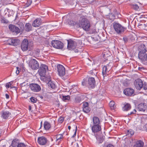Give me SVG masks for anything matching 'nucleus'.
Returning <instances> with one entry per match:
<instances>
[{"label":"nucleus","mask_w":147,"mask_h":147,"mask_svg":"<svg viewBox=\"0 0 147 147\" xmlns=\"http://www.w3.org/2000/svg\"><path fill=\"white\" fill-rule=\"evenodd\" d=\"M79 26L86 31L90 30L91 25L89 20L85 18H82L80 20L79 23Z\"/></svg>","instance_id":"obj_1"},{"label":"nucleus","mask_w":147,"mask_h":147,"mask_svg":"<svg viewBox=\"0 0 147 147\" xmlns=\"http://www.w3.org/2000/svg\"><path fill=\"white\" fill-rule=\"evenodd\" d=\"M33 43L27 39H24L22 41L21 45V49L23 51L27 50L30 51L31 47L32 46Z\"/></svg>","instance_id":"obj_2"},{"label":"nucleus","mask_w":147,"mask_h":147,"mask_svg":"<svg viewBox=\"0 0 147 147\" xmlns=\"http://www.w3.org/2000/svg\"><path fill=\"white\" fill-rule=\"evenodd\" d=\"M113 27L116 32L118 34L123 33L125 30L123 26L119 23L117 22H114L113 23Z\"/></svg>","instance_id":"obj_3"},{"label":"nucleus","mask_w":147,"mask_h":147,"mask_svg":"<svg viewBox=\"0 0 147 147\" xmlns=\"http://www.w3.org/2000/svg\"><path fill=\"white\" fill-rule=\"evenodd\" d=\"M140 47L141 49L138 53V57L139 59L142 62H144V59L146 58H145V53L146 52V50L145 46L144 45H142Z\"/></svg>","instance_id":"obj_4"},{"label":"nucleus","mask_w":147,"mask_h":147,"mask_svg":"<svg viewBox=\"0 0 147 147\" xmlns=\"http://www.w3.org/2000/svg\"><path fill=\"white\" fill-rule=\"evenodd\" d=\"M113 66L112 62H109L108 64L102 67V74L103 77L107 76L109 72Z\"/></svg>","instance_id":"obj_5"},{"label":"nucleus","mask_w":147,"mask_h":147,"mask_svg":"<svg viewBox=\"0 0 147 147\" xmlns=\"http://www.w3.org/2000/svg\"><path fill=\"white\" fill-rule=\"evenodd\" d=\"M51 44L53 47L57 49H61L63 47V43L58 40H53L51 42Z\"/></svg>","instance_id":"obj_6"},{"label":"nucleus","mask_w":147,"mask_h":147,"mask_svg":"<svg viewBox=\"0 0 147 147\" xmlns=\"http://www.w3.org/2000/svg\"><path fill=\"white\" fill-rule=\"evenodd\" d=\"M146 105H144V104H139L138 106V108L137 109V110L134 109V111L130 113L129 115H131L132 114L135 113L137 111L141 112H144L146 109Z\"/></svg>","instance_id":"obj_7"},{"label":"nucleus","mask_w":147,"mask_h":147,"mask_svg":"<svg viewBox=\"0 0 147 147\" xmlns=\"http://www.w3.org/2000/svg\"><path fill=\"white\" fill-rule=\"evenodd\" d=\"M48 69V67L45 64L40 65V67L38 69V72L41 76H44L45 74L46 70Z\"/></svg>","instance_id":"obj_8"},{"label":"nucleus","mask_w":147,"mask_h":147,"mask_svg":"<svg viewBox=\"0 0 147 147\" xmlns=\"http://www.w3.org/2000/svg\"><path fill=\"white\" fill-rule=\"evenodd\" d=\"M57 71L59 75L60 76H63L65 74V70L64 67L61 65H57Z\"/></svg>","instance_id":"obj_9"},{"label":"nucleus","mask_w":147,"mask_h":147,"mask_svg":"<svg viewBox=\"0 0 147 147\" xmlns=\"http://www.w3.org/2000/svg\"><path fill=\"white\" fill-rule=\"evenodd\" d=\"M30 67L33 69H36L39 67V64L35 59H32L29 64Z\"/></svg>","instance_id":"obj_10"},{"label":"nucleus","mask_w":147,"mask_h":147,"mask_svg":"<svg viewBox=\"0 0 147 147\" xmlns=\"http://www.w3.org/2000/svg\"><path fill=\"white\" fill-rule=\"evenodd\" d=\"M134 84L136 88L138 90H140L143 86L142 81L140 79L136 80L134 82Z\"/></svg>","instance_id":"obj_11"},{"label":"nucleus","mask_w":147,"mask_h":147,"mask_svg":"<svg viewBox=\"0 0 147 147\" xmlns=\"http://www.w3.org/2000/svg\"><path fill=\"white\" fill-rule=\"evenodd\" d=\"M30 87L31 90L34 92H38L41 90L40 86L36 84L32 83L30 84Z\"/></svg>","instance_id":"obj_12"},{"label":"nucleus","mask_w":147,"mask_h":147,"mask_svg":"<svg viewBox=\"0 0 147 147\" xmlns=\"http://www.w3.org/2000/svg\"><path fill=\"white\" fill-rule=\"evenodd\" d=\"M20 43V40L18 39H9L7 41L8 45H13L14 46H17Z\"/></svg>","instance_id":"obj_13"},{"label":"nucleus","mask_w":147,"mask_h":147,"mask_svg":"<svg viewBox=\"0 0 147 147\" xmlns=\"http://www.w3.org/2000/svg\"><path fill=\"white\" fill-rule=\"evenodd\" d=\"M88 82V86L89 88H93L95 86V81L94 78H89Z\"/></svg>","instance_id":"obj_14"},{"label":"nucleus","mask_w":147,"mask_h":147,"mask_svg":"<svg viewBox=\"0 0 147 147\" xmlns=\"http://www.w3.org/2000/svg\"><path fill=\"white\" fill-rule=\"evenodd\" d=\"M11 113L9 111H3L1 113V117L4 119H7L9 117H10Z\"/></svg>","instance_id":"obj_15"},{"label":"nucleus","mask_w":147,"mask_h":147,"mask_svg":"<svg viewBox=\"0 0 147 147\" xmlns=\"http://www.w3.org/2000/svg\"><path fill=\"white\" fill-rule=\"evenodd\" d=\"M9 30L13 32H15L16 34L19 33L20 32V29L17 27L12 24L9 26Z\"/></svg>","instance_id":"obj_16"},{"label":"nucleus","mask_w":147,"mask_h":147,"mask_svg":"<svg viewBox=\"0 0 147 147\" xmlns=\"http://www.w3.org/2000/svg\"><path fill=\"white\" fill-rule=\"evenodd\" d=\"M47 140L46 138L44 136H41L38 138V143L41 145H44L47 142Z\"/></svg>","instance_id":"obj_17"},{"label":"nucleus","mask_w":147,"mask_h":147,"mask_svg":"<svg viewBox=\"0 0 147 147\" xmlns=\"http://www.w3.org/2000/svg\"><path fill=\"white\" fill-rule=\"evenodd\" d=\"M91 128L92 131L94 133L98 132L101 130V127L99 125H93Z\"/></svg>","instance_id":"obj_18"},{"label":"nucleus","mask_w":147,"mask_h":147,"mask_svg":"<svg viewBox=\"0 0 147 147\" xmlns=\"http://www.w3.org/2000/svg\"><path fill=\"white\" fill-rule=\"evenodd\" d=\"M123 92L126 95L131 96L134 93V91L132 89L127 88L124 90Z\"/></svg>","instance_id":"obj_19"},{"label":"nucleus","mask_w":147,"mask_h":147,"mask_svg":"<svg viewBox=\"0 0 147 147\" xmlns=\"http://www.w3.org/2000/svg\"><path fill=\"white\" fill-rule=\"evenodd\" d=\"M67 48L69 50H73L74 49V41L72 39L67 40Z\"/></svg>","instance_id":"obj_20"},{"label":"nucleus","mask_w":147,"mask_h":147,"mask_svg":"<svg viewBox=\"0 0 147 147\" xmlns=\"http://www.w3.org/2000/svg\"><path fill=\"white\" fill-rule=\"evenodd\" d=\"M19 143V141L18 139H14L12 141L10 147H18V144Z\"/></svg>","instance_id":"obj_21"},{"label":"nucleus","mask_w":147,"mask_h":147,"mask_svg":"<svg viewBox=\"0 0 147 147\" xmlns=\"http://www.w3.org/2000/svg\"><path fill=\"white\" fill-rule=\"evenodd\" d=\"M75 40L74 41V46L77 48H79L82 46V42L80 40Z\"/></svg>","instance_id":"obj_22"},{"label":"nucleus","mask_w":147,"mask_h":147,"mask_svg":"<svg viewBox=\"0 0 147 147\" xmlns=\"http://www.w3.org/2000/svg\"><path fill=\"white\" fill-rule=\"evenodd\" d=\"M41 24L40 19L39 18H37L32 23V26H33L37 27L39 26Z\"/></svg>","instance_id":"obj_23"},{"label":"nucleus","mask_w":147,"mask_h":147,"mask_svg":"<svg viewBox=\"0 0 147 147\" xmlns=\"http://www.w3.org/2000/svg\"><path fill=\"white\" fill-rule=\"evenodd\" d=\"M144 144V142L142 141H137L133 147H142Z\"/></svg>","instance_id":"obj_24"},{"label":"nucleus","mask_w":147,"mask_h":147,"mask_svg":"<svg viewBox=\"0 0 147 147\" xmlns=\"http://www.w3.org/2000/svg\"><path fill=\"white\" fill-rule=\"evenodd\" d=\"M94 125H99L100 121L98 118L94 117L93 118Z\"/></svg>","instance_id":"obj_25"},{"label":"nucleus","mask_w":147,"mask_h":147,"mask_svg":"<svg viewBox=\"0 0 147 147\" xmlns=\"http://www.w3.org/2000/svg\"><path fill=\"white\" fill-rule=\"evenodd\" d=\"M60 96L62 99L64 101H66L70 99V96L69 95L66 96L65 94H62L60 95Z\"/></svg>","instance_id":"obj_26"},{"label":"nucleus","mask_w":147,"mask_h":147,"mask_svg":"<svg viewBox=\"0 0 147 147\" xmlns=\"http://www.w3.org/2000/svg\"><path fill=\"white\" fill-rule=\"evenodd\" d=\"M32 27L30 24L26 23L24 27L25 30L27 32H29L32 30Z\"/></svg>","instance_id":"obj_27"},{"label":"nucleus","mask_w":147,"mask_h":147,"mask_svg":"<svg viewBox=\"0 0 147 147\" xmlns=\"http://www.w3.org/2000/svg\"><path fill=\"white\" fill-rule=\"evenodd\" d=\"M44 127L46 130L49 129L51 127V125L50 123L47 121H45L44 123Z\"/></svg>","instance_id":"obj_28"},{"label":"nucleus","mask_w":147,"mask_h":147,"mask_svg":"<svg viewBox=\"0 0 147 147\" xmlns=\"http://www.w3.org/2000/svg\"><path fill=\"white\" fill-rule=\"evenodd\" d=\"M131 108L130 105L128 103H126L125 105L123 108V110L124 111H127L129 110Z\"/></svg>","instance_id":"obj_29"},{"label":"nucleus","mask_w":147,"mask_h":147,"mask_svg":"<svg viewBox=\"0 0 147 147\" xmlns=\"http://www.w3.org/2000/svg\"><path fill=\"white\" fill-rule=\"evenodd\" d=\"M126 132L127 135H129V136L133 135L134 133V131L131 129L127 130Z\"/></svg>","instance_id":"obj_30"},{"label":"nucleus","mask_w":147,"mask_h":147,"mask_svg":"<svg viewBox=\"0 0 147 147\" xmlns=\"http://www.w3.org/2000/svg\"><path fill=\"white\" fill-rule=\"evenodd\" d=\"M110 107L111 109H115L116 107L115 103L113 101H111L109 104Z\"/></svg>","instance_id":"obj_31"},{"label":"nucleus","mask_w":147,"mask_h":147,"mask_svg":"<svg viewBox=\"0 0 147 147\" xmlns=\"http://www.w3.org/2000/svg\"><path fill=\"white\" fill-rule=\"evenodd\" d=\"M48 86L53 89H54L56 88L55 84L52 82L49 81L48 83Z\"/></svg>","instance_id":"obj_32"},{"label":"nucleus","mask_w":147,"mask_h":147,"mask_svg":"<svg viewBox=\"0 0 147 147\" xmlns=\"http://www.w3.org/2000/svg\"><path fill=\"white\" fill-rule=\"evenodd\" d=\"M81 99L80 95L76 97L75 98V100L74 102L76 103H80L81 101Z\"/></svg>","instance_id":"obj_33"},{"label":"nucleus","mask_w":147,"mask_h":147,"mask_svg":"<svg viewBox=\"0 0 147 147\" xmlns=\"http://www.w3.org/2000/svg\"><path fill=\"white\" fill-rule=\"evenodd\" d=\"M63 136L62 134H59L57 135L56 137V140L59 142L61 141V139L63 138Z\"/></svg>","instance_id":"obj_34"},{"label":"nucleus","mask_w":147,"mask_h":147,"mask_svg":"<svg viewBox=\"0 0 147 147\" xmlns=\"http://www.w3.org/2000/svg\"><path fill=\"white\" fill-rule=\"evenodd\" d=\"M83 111L84 112L86 113H88L90 112V108L89 107H87L83 108Z\"/></svg>","instance_id":"obj_35"},{"label":"nucleus","mask_w":147,"mask_h":147,"mask_svg":"<svg viewBox=\"0 0 147 147\" xmlns=\"http://www.w3.org/2000/svg\"><path fill=\"white\" fill-rule=\"evenodd\" d=\"M80 114L79 112L74 113V117H76V118L74 119V120L77 119H79V117L80 116Z\"/></svg>","instance_id":"obj_36"},{"label":"nucleus","mask_w":147,"mask_h":147,"mask_svg":"<svg viewBox=\"0 0 147 147\" xmlns=\"http://www.w3.org/2000/svg\"><path fill=\"white\" fill-rule=\"evenodd\" d=\"M1 21L2 23H3L7 24L9 22L8 20L4 18H2Z\"/></svg>","instance_id":"obj_37"},{"label":"nucleus","mask_w":147,"mask_h":147,"mask_svg":"<svg viewBox=\"0 0 147 147\" xmlns=\"http://www.w3.org/2000/svg\"><path fill=\"white\" fill-rule=\"evenodd\" d=\"M30 100L32 102L36 103L37 101V99L33 97H32L30 98Z\"/></svg>","instance_id":"obj_38"},{"label":"nucleus","mask_w":147,"mask_h":147,"mask_svg":"<svg viewBox=\"0 0 147 147\" xmlns=\"http://www.w3.org/2000/svg\"><path fill=\"white\" fill-rule=\"evenodd\" d=\"M64 121V118L62 117H60L58 119L59 123H61Z\"/></svg>","instance_id":"obj_39"},{"label":"nucleus","mask_w":147,"mask_h":147,"mask_svg":"<svg viewBox=\"0 0 147 147\" xmlns=\"http://www.w3.org/2000/svg\"><path fill=\"white\" fill-rule=\"evenodd\" d=\"M18 147H26V145L24 143L20 142L18 144Z\"/></svg>","instance_id":"obj_40"},{"label":"nucleus","mask_w":147,"mask_h":147,"mask_svg":"<svg viewBox=\"0 0 147 147\" xmlns=\"http://www.w3.org/2000/svg\"><path fill=\"white\" fill-rule=\"evenodd\" d=\"M75 145V147H80L79 145L80 146H81V143L80 141H78L74 144Z\"/></svg>","instance_id":"obj_41"},{"label":"nucleus","mask_w":147,"mask_h":147,"mask_svg":"<svg viewBox=\"0 0 147 147\" xmlns=\"http://www.w3.org/2000/svg\"><path fill=\"white\" fill-rule=\"evenodd\" d=\"M18 25H19V26L20 27V28L21 29L24 28V25L21 22H18Z\"/></svg>","instance_id":"obj_42"},{"label":"nucleus","mask_w":147,"mask_h":147,"mask_svg":"<svg viewBox=\"0 0 147 147\" xmlns=\"http://www.w3.org/2000/svg\"><path fill=\"white\" fill-rule=\"evenodd\" d=\"M89 73H90V74H91L93 75H94L95 76H96L97 74V72H96L95 71V70H93V71H90L89 72Z\"/></svg>","instance_id":"obj_43"},{"label":"nucleus","mask_w":147,"mask_h":147,"mask_svg":"<svg viewBox=\"0 0 147 147\" xmlns=\"http://www.w3.org/2000/svg\"><path fill=\"white\" fill-rule=\"evenodd\" d=\"M27 84L25 82H23L22 84H21L20 85H21L22 89V88H23L24 87L27 86Z\"/></svg>","instance_id":"obj_44"},{"label":"nucleus","mask_w":147,"mask_h":147,"mask_svg":"<svg viewBox=\"0 0 147 147\" xmlns=\"http://www.w3.org/2000/svg\"><path fill=\"white\" fill-rule=\"evenodd\" d=\"M133 8L136 10H137L139 8V7L138 5H133L132 7Z\"/></svg>","instance_id":"obj_45"},{"label":"nucleus","mask_w":147,"mask_h":147,"mask_svg":"<svg viewBox=\"0 0 147 147\" xmlns=\"http://www.w3.org/2000/svg\"><path fill=\"white\" fill-rule=\"evenodd\" d=\"M88 104L87 102H84L83 103V108L88 107Z\"/></svg>","instance_id":"obj_46"},{"label":"nucleus","mask_w":147,"mask_h":147,"mask_svg":"<svg viewBox=\"0 0 147 147\" xmlns=\"http://www.w3.org/2000/svg\"><path fill=\"white\" fill-rule=\"evenodd\" d=\"M17 70L16 71V73L17 75H18L20 73V68L16 67Z\"/></svg>","instance_id":"obj_47"},{"label":"nucleus","mask_w":147,"mask_h":147,"mask_svg":"<svg viewBox=\"0 0 147 147\" xmlns=\"http://www.w3.org/2000/svg\"><path fill=\"white\" fill-rule=\"evenodd\" d=\"M31 1L30 0L27 1V3H26V5L27 7L29 6L31 3Z\"/></svg>","instance_id":"obj_48"},{"label":"nucleus","mask_w":147,"mask_h":147,"mask_svg":"<svg viewBox=\"0 0 147 147\" xmlns=\"http://www.w3.org/2000/svg\"><path fill=\"white\" fill-rule=\"evenodd\" d=\"M11 84L10 82H8L6 84V87L7 88H9L11 87Z\"/></svg>","instance_id":"obj_49"},{"label":"nucleus","mask_w":147,"mask_h":147,"mask_svg":"<svg viewBox=\"0 0 147 147\" xmlns=\"http://www.w3.org/2000/svg\"><path fill=\"white\" fill-rule=\"evenodd\" d=\"M68 24L69 25H74V21L73 20H69Z\"/></svg>","instance_id":"obj_50"},{"label":"nucleus","mask_w":147,"mask_h":147,"mask_svg":"<svg viewBox=\"0 0 147 147\" xmlns=\"http://www.w3.org/2000/svg\"><path fill=\"white\" fill-rule=\"evenodd\" d=\"M75 89H76V91H78V89L77 84L76 85V86L74 85V90Z\"/></svg>","instance_id":"obj_51"},{"label":"nucleus","mask_w":147,"mask_h":147,"mask_svg":"<svg viewBox=\"0 0 147 147\" xmlns=\"http://www.w3.org/2000/svg\"><path fill=\"white\" fill-rule=\"evenodd\" d=\"M144 90H146L147 89V85L144 84L143 87Z\"/></svg>","instance_id":"obj_52"},{"label":"nucleus","mask_w":147,"mask_h":147,"mask_svg":"<svg viewBox=\"0 0 147 147\" xmlns=\"http://www.w3.org/2000/svg\"><path fill=\"white\" fill-rule=\"evenodd\" d=\"M123 40H124L125 42H126L127 41V38H123Z\"/></svg>","instance_id":"obj_53"},{"label":"nucleus","mask_w":147,"mask_h":147,"mask_svg":"<svg viewBox=\"0 0 147 147\" xmlns=\"http://www.w3.org/2000/svg\"><path fill=\"white\" fill-rule=\"evenodd\" d=\"M77 126H76V129L75 130V133L74 134V136L75 135H76V132H77Z\"/></svg>","instance_id":"obj_54"},{"label":"nucleus","mask_w":147,"mask_h":147,"mask_svg":"<svg viewBox=\"0 0 147 147\" xmlns=\"http://www.w3.org/2000/svg\"><path fill=\"white\" fill-rule=\"evenodd\" d=\"M5 97L7 99H8L9 98V95L7 94H5Z\"/></svg>","instance_id":"obj_55"},{"label":"nucleus","mask_w":147,"mask_h":147,"mask_svg":"<svg viewBox=\"0 0 147 147\" xmlns=\"http://www.w3.org/2000/svg\"><path fill=\"white\" fill-rule=\"evenodd\" d=\"M107 147H114V146L111 144H109L107 146Z\"/></svg>","instance_id":"obj_56"},{"label":"nucleus","mask_w":147,"mask_h":147,"mask_svg":"<svg viewBox=\"0 0 147 147\" xmlns=\"http://www.w3.org/2000/svg\"><path fill=\"white\" fill-rule=\"evenodd\" d=\"M145 58H146L144 59V61H147V54H145Z\"/></svg>","instance_id":"obj_57"},{"label":"nucleus","mask_w":147,"mask_h":147,"mask_svg":"<svg viewBox=\"0 0 147 147\" xmlns=\"http://www.w3.org/2000/svg\"><path fill=\"white\" fill-rule=\"evenodd\" d=\"M82 84L83 86H84L85 84V81H84L82 82Z\"/></svg>","instance_id":"obj_58"},{"label":"nucleus","mask_w":147,"mask_h":147,"mask_svg":"<svg viewBox=\"0 0 147 147\" xmlns=\"http://www.w3.org/2000/svg\"><path fill=\"white\" fill-rule=\"evenodd\" d=\"M74 51H75V52H76V53H78L79 51L78 49H76Z\"/></svg>","instance_id":"obj_59"},{"label":"nucleus","mask_w":147,"mask_h":147,"mask_svg":"<svg viewBox=\"0 0 147 147\" xmlns=\"http://www.w3.org/2000/svg\"><path fill=\"white\" fill-rule=\"evenodd\" d=\"M71 126H68V129H69V130H70V129H71Z\"/></svg>","instance_id":"obj_60"},{"label":"nucleus","mask_w":147,"mask_h":147,"mask_svg":"<svg viewBox=\"0 0 147 147\" xmlns=\"http://www.w3.org/2000/svg\"><path fill=\"white\" fill-rule=\"evenodd\" d=\"M88 60L89 61H90V60L89 59H88Z\"/></svg>","instance_id":"obj_61"}]
</instances>
